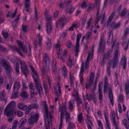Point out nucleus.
<instances>
[{"label":"nucleus","mask_w":129,"mask_h":129,"mask_svg":"<svg viewBox=\"0 0 129 129\" xmlns=\"http://www.w3.org/2000/svg\"><path fill=\"white\" fill-rule=\"evenodd\" d=\"M32 72L33 77L35 82V86L40 96H42V93H43L42 88V85L40 84L38 81L39 76L36 71L34 69L31 65L29 66Z\"/></svg>","instance_id":"f257e3e1"},{"label":"nucleus","mask_w":129,"mask_h":129,"mask_svg":"<svg viewBox=\"0 0 129 129\" xmlns=\"http://www.w3.org/2000/svg\"><path fill=\"white\" fill-rule=\"evenodd\" d=\"M118 50V47L115 49L113 59L110 60L109 61L108 67L110 68L112 67L113 68H114L117 65L119 62Z\"/></svg>","instance_id":"f03ea898"},{"label":"nucleus","mask_w":129,"mask_h":129,"mask_svg":"<svg viewBox=\"0 0 129 129\" xmlns=\"http://www.w3.org/2000/svg\"><path fill=\"white\" fill-rule=\"evenodd\" d=\"M108 79L107 76L105 77L104 80V92H106L108 88V96L112 106L114 105V100L113 95L112 93V89L111 86L109 87L108 84L107 83Z\"/></svg>","instance_id":"7ed1b4c3"},{"label":"nucleus","mask_w":129,"mask_h":129,"mask_svg":"<svg viewBox=\"0 0 129 129\" xmlns=\"http://www.w3.org/2000/svg\"><path fill=\"white\" fill-rule=\"evenodd\" d=\"M94 50V47L93 46L92 48V51L90 53H89L88 54V57H87L86 61L84 63L82 61V65L81 68L80 72L83 73L84 71V69L86 70L89 67V61L92 59L93 55V52Z\"/></svg>","instance_id":"20e7f679"},{"label":"nucleus","mask_w":129,"mask_h":129,"mask_svg":"<svg viewBox=\"0 0 129 129\" xmlns=\"http://www.w3.org/2000/svg\"><path fill=\"white\" fill-rule=\"evenodd\" d=\"M43 61L44 63L45 66L43 68L42 73L43 76H45L46 75L47 73L49 71L50 65L49 57L47 55L46 53L45 54L43 59Z\"/></svg>","instance_id":"39448f33"},{"label":"nucleus","mask_w":129,"mask_h":129,"mask_svg":"<svg viewBox=\"0 0 129 129\" xmlns=\"http://www.w3.org/2000/svg\"><path fill=\"white\" fill-rule=\"evenodd\" d=\"M42 105L44 107V110H45L44 113L45 120H47L48 121V123H49L51 121V119L52 118V116L50 112L48 113V108L46 101H42Z\"/></svg>","instance_id":"423d86ee"},{"label":"nucleus","mask_w":129,"mask_h":129,"mask_svg":"<svg viewBox=\"0 0 129 129\" xmlns=\"http://www.w3.org/2000/svg\"><path fill=\"white\" fill-rule=\"evenodd\" d=\"M2 63L3 66L5 68L6 74L9 78H11L12 74L13 72L12 67L9 62L5 60H2Z\"/></svg>","instance_id":"0eeeda50"},{"label":"nucleus","mask_w":129,"mask_h":129,"mask_svg":"<svg viewBox=\"0 0 129 129\" xmlns=\"http://www.w3.org/2000/svg\"><path fill=\"white\" fill-rule=\"evenodd\" d=\"M39 117V114L36 112L33 115H31L28 120V123L29 126L32 127L34 126L35 123H36L38 121Z\"/></svg>","instance_id":"6e6552de"},{"label":"nucleus","mask_w":129,"mask_h":129,"mask_svg":"<svg viewBox=\"0 0 129 129\" xmlns=\"http://www.w3.org/2000/svg\"><path fill=\"white\" fill-rule=\"evenodd\" d=\"M20 64L21 65L20 67L21 70V74L24 75L26 78L28 77L29 75V70L27 68L25 62L24 61H21L20 62Z\"/></svg>","instance_id":"1a4fd4ad"},{"label":"nucleus","mask_w":129,"mask_h":129,"mask_svg":"<svg viewBox=\"0 0 129 129\" xmlns=\"http://www.w3.org/2000/svg\"><path fill=\"white\" fill-rule=\"evenodd\" d=\"M82 35L80 33L78 34L77 36V40L75 48V49L74 53L75 55L76 56H77L78 55V53L79 51V42L80 40L81 37Z\"/></svg>","instance_id":"9d476101"},{"label":"nucleus","mask_w":129,"mask_h":129,"mask_svg":"<svg viewBox=\"0 0 129 129\" xmlns=\"http://www.w3.org/2000/svg\"><path fill=\"white\" fill-rule=\"evenodd\" d=\"M122 41V45L124 50L126 51L128 48L129 44V39L127 40L126 37L123 36L121 38Z\"/></svg>","instance_id":"9b49d317"},{"label":"nucleus","mask_w":129,"mask_h":129,"mask_svg":"<svg viewBox=\"0 0 129 129\" xmlns=\"http://www.w3.org/2000/svg\"><path fill=\"white\" fill-rule=\"evenodd\" d=\"M57 85L58 87V92L56 89V87H54L55 90L54 93L56 96V98H55V102L57 101L59 97L60 96L61 94V86L60 85V84L58 82L57 83Z\"/></svg>","instance_id":"f8f14e48"},{"label":"nucleus","mask_w":129,"mask_h":129,"mask_svg":"<svg viewBox=\"0 0 129 129\" xmlns=\"http://www.w3.org/2000/svg\"><path fill=\"white\" fill-rule=\"evenodd\" d=\"M66 17H61L59 20L57 21L56 23V26L57 27L59 26H61L62 27H63L64 25V24L66 23L68 21Z\"/></svg>","instance_id":"ddd939ff"},{"label":"nucleus","mask_w":129,"mask_h":129,"mask_svg":"<svg viewBox=\"0 0 129 129\" xmlns=\"http://www.w3.org/2000/svg\"><path fill=\"white\" fill-rule=\"evenodd\" d=\"M13 109L6 107L5 110L4 114L7 117H11V116H13Z\"/></svg>","instance_id":"4468645a"},{"label":"nucleus","mask_w":129,"mask_h":129,"mask_svg":"<svg viewBox=\"0 0 129 129\" xmlns=\"http://www.w3.org/2000/svg\"><path fill=\"white\" fill-rule=\"evenodd\" d=\"M105 43L103 38L101 37L100 39L98 50L99 51L103 50L105 48Z\"/></svg>","instance_id":"2eb2a0df"},{"label":"nucleus","mask_w":129,"mask_h":129,"mask_svg":"<svg viewBox=\"0 0 129 129\" xmlns=\"http://www.w3.org/2000/svg\"><path fill=\"white\" fill-rule=\"evenodd\" d=\"M101 0H95V7L96 10V15L98 17L100 13V6Z\"/></svg>","instance_id":"dca6fc26"},{"label":"nucleus","mask_w":129,"mask_h":129,"mask_svg":"<svg viewBox=\"0 0 129 129\" xmlns=\"http://www.w3.org/2000/svg\"><path fill=\"white\" fill-rule=\"evenodd\" d=\"M127 120L124 119L122 121V122L127 129H129V111L127 112Z\"/></svg>","instance_id":"f3484780"},{"label":"nucleus","mask_w":129,"mask_h":129,"mask_svg":"<svg viewBox=\"0 0 129 129\" xmlns=\"http://www.w3.org/2000/svg\"><path fill=\"white\" fill-rule=\"evenodd\" d=\"M120 61L121 65L123 66V69L125 70L126 65V58L125 56L122 55Z\"/></svg>","instance_id":"a211bd4d"},{"label":"nucleus","mask_w":129,"mask_h":129,"mask_svg":"<svg viewBox=\"0 0 129 129\" xmlns=\"http://www.w3.org/2000/svg\"><path fill=\"white\" fill-rule=\"evenodd\" d=\"M17 42L18 46L21 49L23 52L25 53H26L27 52L26 47L24 46L23 43L20 41H17Z\"/></svg>","instance_id":"6ab92c4d"},{"label":"nucleus","mask_w":129,"mask_h":129,"mask_svg":"<svg viewBox=\"0 0 129 129\" xmlns=\"http://www.w3.org/2000/svg\"><path fill=\"white\" fill-rule=\"evenodd\" d=\"M56 62L55 59H53L52 63V68L53 72L54 74H56L57 71Z\"/></svg>","instance_id":"aec40b11"},{"label":"nucleus","mask_w":129,"mask_h":129,"mask_svg":"<svg viewBox=\"0 0 129 129\" xmlns=\"http://www.w3.org/2000/svg\"><path fill=\"white\" fill-rule=\"evenodd\" d=\"M17 107L19 109L24 111L26 110L27 109L26 106L22 102L18 103Z\"/></svg>","instance_id":"412c9836"},{"label":"nucleus","mask_w":129,"mask_h":129,"mask_svg":"<svg viewBox=\"0 0 129 129\" xmlns=\"http://www.w3.org/2000/svg\"><path fill=\"white\" fill-rule=\"evenodd\" d=\"M111 114L114 125L115 126V128L116 129H118L116 121V116L114 111H112L111 112Z\"/></svg>","instance_id":"4be33fe9"},{"label":"nucleus","mask_w":129,"mask_h":129,"mask_svg":"<svg viewBox=\"0 0 129 129\" xmlns=\"http://www.w3.org/2000/svg\"><path fill=\"white\" fill-rule=\"evenodd\" d=\"M25 0V9L27 12H29L30 9V0Z\"/></svg>","instance_id":"5701e85b"},{"label":"nucleus","mask_w":129,"mask_h":129,"mask_svg":"<svg viewBox=\"0 0 129 129\" xmlns=\"http://www.w3.org/2000/svg\"><path fill=\"white\" fill-rule=\"evenodd\" d=\"M51 23L50 22H48L47 23V24L46 26V30H47V33L48 34L51 33L52 30V27Z\"/></svg>","instance_id":"b1692460"},{"label":"nucleus","mask_w":129,"mask_h":129,"mask_svg":"<svg viewBox=\"0 0 129 129\" xmlns=\"http://www.w3.org/2000/svg\"><path fill=\"white\" fill-rule=\"evenodd\" d=\"M27 121V120L25 118H22L18 122L19 127H22Z\"/></svg>","instance_id":"393cba45"},{"label":"nucleus","mask_w":129,"mask_h":129,"mask_svg":"<svg viewBox=\"0 0 129 129\" xmlns=\"http://www.w3.org/2000/svg\"><path fill=\"white\" fill-rule=\"evenodd\" d=\"M68 106L69 108L72 110L74 107V102L73 99H72L69 102Z\"/></svg>","instance_id":"a878e982"},{"label":"nucleus","mask_w":129,"mask_h":129,"mask_svg":"<svg viewBox=\"0 0 129 129\" xmlns=\"http://www.w3.org/2000/svg\"><path fill=\"white\" fill-rule=\"evenodd\" d=\"M60 42L59 41H58L57 43H56L54 46V48L56 49H57V53L58 54L60 53V51H61V49L60 48Z\"/></svg>","instance_id":"bb28decb"},{"label":"nucleus","mask_w":129,"mask_h":129,"mask_svg":"<svg viewBox=\"0 0 129 129\" xmlns=\"http://www.w3.org/2000/svg\"><path fill=\"white\" fill-rule=\"evenodd\" d=\"M105 117L106 121V123L107 127V129H111L110 126V123L109 121L108 117L107 114H104Z\"/></svg>","instance_id":"cd10ccee"},{"label":"nucleus","mask_w":129,"mask_h":129,"mask_svg":"<svg viewBox=\"0 0 129 129\" xmlns=\"http://www.w3.org/2000/svg\"><path fill=\"white\" fill-rule=\"evenodd\" d=\"M45 15L46 16V19L47 21V22H50L51 23V20H52V17L50 15L48 14L47 11H46L45 13Z\"/></svg>","instance_id":"c85d7f7f"},{"label":"nucleus","mask_w":129,"mask_h":129,"mask_svg":"<svg viewBox=\"0 0 129 129\" xmlns=\"http://www.w3.org/2000/svg\"><path fill=\"white\" fill-rule=\"evenodd\" d=\"M87 120L88 122L87 123H90L91 126H93V124L92 121V119L93 118L89 115H87L86 116Z\"/></svg>","instance_id":"c756f323"},{"label":"nucleus","mask_w":129,"mask_h":129,"mask_svg":"<svg viewBox=\"0 0 129 129\" xmlns=\"http://www.w3.org/2000/svg\"><path fill=\"white\" fill-rule=\"evenodd\" d=\"M89 95L90 97V100L92 99L94 103L95 104L96 102V97L93 91L92 94H90Z\"/></svg>","instance_id":"7c9ffc66"},{"label":"nucleus","mask_w":129,"mask_h":129,"mask_svg":"<svg viewBox=\"0 0 129 129\" xmlns=\"http://www.w3.org/2000/svg\"><path fill=\"white\" fill-rule=\"evenodd\" d=\"M20 87V84L19 82H16L14 84L13 90H15L17 91Z\"/></svg>","instance_id":"2f4dec72"},{"label":"nucleus","mask_w":129,"mask_h":129,"mask_svg":"<svg viewBox=\"0 0 129 129\" xmlns=\"http://www.w3.org/2000/svg\"><path fill=\"white\" fill-rule=\"evenodd\" d=\"M48 40L46 42L47 48L48 50L50 49L52 47V43L51 42V39H49L48 37Z\"/></svg>","instance_id":"473e14b6"},{"label":"nucleus","mask_w":129,"mask_h":129,"mask_svg":"<svg viewBox=\"0 0 129 129\" xmlns=\"http://www.w3.org/2000/svg\"><path fill=\"white\" fill-rule=\"evenodd\" d=\"M78 120L79 122L81 123L83 120V117L82 112L78 115Z\"/></svg>","instance_id":"72a5a7b5"},{"label":"nucleus","mask_w":129,"mask_h":129,"mask_svg":"<svg viewBox=\"0 0 129 129\" xmlns=\"http://www.w3.org/2000/svg\"><path fill=\"white\" fill-rule=\"evenodd\" d=\"M92 30V29H91V31L89 32H87L85 35L83 37V38H84L88 40L91 35Z\"/></svg>","instance_id":"f704fd0d"},{"label":"nucleus","mask_w":129,"mask_h":129,"mask_svg":"<svg viewBox=\"0 0 129 129\" xmlns=\"http://www.w3.org/2000/svg\"><path fill=\"white\" fill-rule=\"evenodd\" d=\"M102 88H100V86L99 87V100L101 101L103 99V94L102 91Z\"/></svg>","instance_id":"c9c22d12"},{"label":"nucleus","mask_w":129,"mask_h":129,"mask_svg":"<svg viewBox=\"0 0 129 129\" xmlns=\"http://www.w3.org/2000/svg\"><path fill=\"white\" fill-rule=\"evenodd\" d=\"M12 49L14 51H16L21 56H23V54L21 52V50L20 49L18 48L16 46L13 47Z\"/></svg>","instance_id":"e433bc0d"},{"label":"nucleus","mask_w":129,"mask_h":129,"mask_svg":"<svg viewBox=\"0 0 129 129\" xmlns=\"http://www.w3.org/2000/svg\"><path fill=\"white\" fill-rule=\"evenodd\" d=\"M94 73L93 72H91L90 77V80L89 83L91 84H92L93 82V79L94 77Z\"/></svg>","instance_id":"4c0bfd02"},{"label":"nucleus","mask_w":129,"mask_h":129,"mask_svg":"<svg viewBox=\"0 0 129 129\" xmlns=\"http://www.w3.org/2000/svg\"><path fill=\"white\" fill-rule=\"evenodd\" d=\"M76 101L77 104V106L79 107L80 104H82L83 102L81 99H80L79 96H77L76 97Z\"/></svg>","instance_id":"58836bf2"},{"label":"nucleus","mask_w":129,"mask_h":129,"mask_svg":"<svg viewBox=\"0 0 129 129\" xmlns=\"http://www.w3.org/2000/svg\"><path fill=\"white\" fill-rule=\"evenodd\" d=\"M17 11V9H16L15 11L13 13H11L10 12H9L8 14L7 15V16L8 17L10 16L12 18L14 17L16 15V13Z\"/></svg>","instance_id":"ea45409f"},{"label":"nucleus","mask_w":129,"mask_h":129,"mask_svg":"<svg viewBox=\"0 0 129 129\" xmlns=\"http://www.w3.org/2000/svg\"><path fill=\"white\" fill-rule=\"evenodd\" d=\"M69 79L70 83L71 85H72L74 82V76L72 74L71 72L69 74Z\"/></svg>","instance_id":"a19ab883"},{"label":"nucleus","mask_w":129,"mask_h":129,"mask_svg":"<svg viewBox=\"0 0 129 129\" xmlns=\"http://www.w3.org/2000/svg\"><path fill=\"white\" fill-rule=\"evenodd\" d=\"M114 14H115V12H112L111 15L109 16V18L107 21V23H108V24L107 25V26L109 25V23L111 22V20L113 19V17H114Z\"/></svg>","instance_id":"79ce46f5"},{"label":"nucleus","mask_w":129,"mask_h":129,"mask_svg":"<svg viewBox=\"0 0 129 129\" xmlns=\"http://www.w3.org/2000/svg\"><path fill=\"white\" fill-rule=\"evenodd\" d=\"M126 13V9L125 8H124L122 10L120 15L122 17H125Z\"/></svg>","instance_id":"37998d69"},{"label":"nucleus","mask_w":129,"mask_h":129,"mask_svg":"<svg viewBox=\"0 0 129 129\" xmlns=\"http://www.w3.org/2000/svg\"><path fill=\"white\" fill-rule=\"evenodd\" d=\"M16 74L17 75H18L20 73L19 71V64L16 62V66L15 68Z\"/></svg>","instance_id":"c03bdc74"},{"label":"nucleus","mask_w":129,"mask_h":129,"mask_svg":"<svg viewBox=\"0 0 129 129\" xmlns=\"http://www.w3.org/2000/svg\"><path fill=\"white\" fill-rule=\"evenodd\" d=\"M125 91L127 94L129 93V79L128 80L127 83L125 85Z\"/></svg>","instance_id":"a18cd8bd"},{"label":"nucleus","mask_w":129,"mask_h":129,"mask_svg":"<svg viewBox=\"0 0 129 129\" xmlns=\"http://www.w3.org/2000/svg\"><path fill=\"white\" fill-rule=\"evenodd\" d=\"M15 113L16 115L18 117H21L22 116L23 114V112L20 111L18 110H17L15 112Z\"/></svg>","instance_id":"49530a36"},{"label":"nucleus","mask_w":129,"mask_h":129,"mask_svg":"<svg viewBox=\"0 0 129 129\" xmlns=\"http://www.w3.org/2000/svg\"><path fill=\"white\" fill-rule=\"evenodd\" d=\"M62 73L64 76L65 77L67 75V68L65 67H64L62 69Z\"/></svg>","instance_id":"de8ad7c7"},{"label":"nucleus","mask_w":129,"mask_h":129,"mask_svg":"<svg viewBox=\"0 0 129 129\" xmlns=\"http://www.w3.org/2000/svg\"><path fill=\"white\" fill-rule=\"evenodd\" d=\"M112 30H111L108 33H109V36L108 38V41L110 40H111V41H112L113 39V34L112 33Z\"/></svg>","instance_id":"09e8293b"},{"label":"nucleus","mask_w":129,"mask_h":129,"mask_svg":"<svg viewBox=\"0 0 129 129\" xmlns=\"http://www.w3.org/2000/svg\"><path fill=\"white\" fill-rule=\"evenodd\" d=\"M13 91L12 93V95L11 97V99L16 98L17 96V91L16 90H13Z\"/></svg>","instance_id":"8fccbe9b"},{"label":"nucleus","mask_w":129,"mask_h":129,"mask_svg":"<svg viewBox=\"0 0 129 129\" xmlns=\"http://www.w3.org/2000/svg\"><path fill=\"white\" fill-rule=\"evenodd\" d=\"M2 34L5 38L6 39L8 38V34L6 30H2Z\"/></svg>","instance_id":"3c124183"},{"label":"nucleus","mask_w":129,"mask_h":129,"mask_svg":"<svg viewBox=\"0 0 129 129\" xmlns=\"http://www.w3.org/2000/svg\"><path fill=\"white\" fill-rule=\"evenodd\" d=\"M15 102L12 101L6 107L13 109V108L15 105Z\"/></svg>","instance_id":"603ef678"},{"label":"nucleus","mask_w":129,"mask_h":129,"mask_svg":"<svg viewBox=\"0 0 129 129\" xmlns=\"http://www.w3.org/2000/svg\"><path fill=\"white\" fill-rule=\"evenodd\" d=\"M27 25H24L23 24L22 25L21 28V30L24 33L26 32L27 30Z\"/></svg>","instance_id":"864d4df0"},{"label":"nucleus","mask_w":129,"mask_h":129,"mask_svg":"<svg viewBox=\"0 0 129 129\" xmlns=\"http://www.w3.org/2000/svg\"><path fill=\"white\" fill-rule=\"evenodd\" d=\"M75 8L71 7L68 9V13L69 14H71L74 11Z\"/></svg>","instance_id":"5fc2aeb1"},{"label":"nucleus","mask_w":129,"mask_h":129,"mask_svg":"<svg viewBox=\"0 0 129 129\" xmlns=\"http://www.w3.org/2000/svg\"><path fill=\"white\" fill-rule=\"evenodd\" d=\"M85 108L86 109V111L88 113H89L90 111V109L89 108V105L87 103H86L85 105Z\"/></svg>","instance_id":"6e6d98bb"},{"label":"nucleus","mask_w":129,"mask_h":129,"mask_svg":"<svg viewBox=\"0 0 129 129\" xmlns=\"http://www.w3.org/2000/svg\"><path fill=\"white\" fill-rule=\"evenodd\" d=\"M5 94V93L4 91H3L0 92V101H1L4 98Z\"/></svg>","instance_id":"4d7b16f0"},{"label":"nucleus","mask_w":129,"mask_h":129,"mask_svg":"<svg viewBox=\"0 0 129 129\" xmlns=\"http://www.w3.org/2000/svg\"><path fill=\"white\" fill-rule=\"evenodd\" d=\"M21 97L23 98H26L28 96L26 92L24 91H23L21 93Z\"/></svg>","instance_id":"13d9d810"},{"label":"nucleus","mask_w":129,"mask_h":129,"mask_svg":"<svg viewBox=\"0 0 129 129\" xmlns=\"http://www.w3.org/2000/svg\"><path fill=\"white\" fill-rule=\"evenodd\" d=\"M75 127V125L74 124L72 123H69L68 126L67 127V129H72Z\"/></svg>","instance_id":"bf43d9fd"},{"label":"nucleus","mask_w":129,"mask_h":129,"mask_svg":"<svg viewBox=\"0 0 129 129\" xmlns=\"http://www.w3.org/2000/svg\"><path fill=\"white\" fill-rule=\"evenodd\" d=\"M63 112L62 110L61 112L60 119V122L59 126H62V122L63 121V118H62V115L63 114Z\"/></svg>","instance_id":"052dcab7"},{"label":"nucleus","mask_w":129,"mask_h":129,"mask_svg":"<svg viewBox=\"0 0 129 129\" xmlns=\"http://www.w3.org/2000/svg\"><path fill=\"white\" fill-rule=\"evenodd\" d=\"M83 73H81V72H80V74L79 75V76L80 77V82L81 84H83Z\"/></svg>","instance_id":"680f3d73"},{"label":"nucleus","mask_w":129,"mask_h":129,"mask_svg":"<svg viewBox=\"0 0 129 129\" xmlns=\"http://www.w3.org/2000/svg\"><path fill=\"white\" fill-rule=\"evenodd\" d=\"M0 50L4 52H6L8 51L9 50V49L8 48H5L3 46H1Z\"/></svg>","instance_id":"e2e57ef3"},{"label":"nucleus","mask_w":129,"mask_h":129,"mask_svg":"<svg viewBox=\"0 0 129 129\" xmlns=\"http://www.w3.org/2000/svg\"><path fill=\"white\" fill-rule=\"evenodd\" d=\"M124 34L123 36L127 37L128 33H129V27L127 28L124 31Z\"/></svg>","instance_id":"0e129e2a"},{"label":"nucleus","mask_w":129,"mask_h":129,"mask_svg":"<svg viewBox=\"0 0 129 129\" xmlns=\"http://www.w3.org/2000/svg\"><path fill=\"white\" fill-rule=\"evenodd\" d=\"M66 45L69 48H71L73 46V45L71 43V42L69 41L68 42H67L66 43Z\"/></svg>","instance_id":"69168bd1"},{"label":"nucleus","mask_w":129,"mask_h":129,"mask_svg":"<svg viewBox=\"0 0 129 129\" xmlns=\"http://www.w3.org/2000/svg\"><path fill=\"white\" fill-rule=\"evenodd\" d=\"M17 122L18 121L17 120H14L13 124L12 127H13V128H16V127L17 125Z\"/></svg>","instance_id":"338daca9"},{"label":"nucleus","mask_w":129,"mask_h":129,"mask_svg":"<svg viewBox=\"0 0 129 129\" xmlns=\"http://www.w3.org/2000/svg\"><path fill=\"white\" fill-rule=\"evenodd\" d=\"M66 105H64L62 106V109L61 110V112L62 110L63 112V114L64 113V112H67L66 110Z\"/></svg>","instance_id":"774afa93"}]
</instances>
